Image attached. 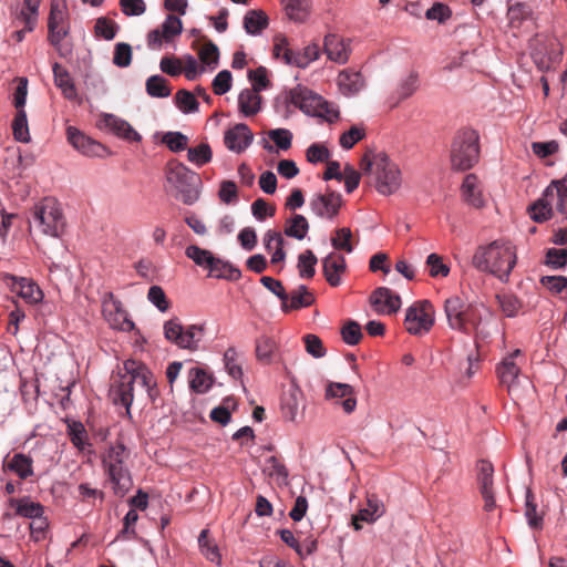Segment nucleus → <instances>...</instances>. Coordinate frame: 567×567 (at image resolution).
<instances>
[{
  "label": "nucleus",
  "instance_id": "1",
  "mask_svg": "<svg viewBox=\"0 0 567 567\" xmlns=\"http://www.w3.org/2000/svg\"><path fill=\"white\" fill-rule=\"evenodd\" d=\"M472 265L478 271L492 274L499 280L507 281L516 265V254L509 243L494 240L476 248Z\"/></svg>",
  "mask_w": 567,
  "mask_h": 567
},
{
  "label": "nucleus",
  "instance_id": "2",
  "mask_svg": "<svg viewBox=\"0 0 567 567\" xmlns=\"http://www.w3.org/2000/svg\"><path fill=\"white\" fill-rule=\"evenodd\" d=\"M360 168L382 195H391L401 186V172L384 153L367 152L360 161Z\"/></svg>",
  "mask_w": 567,
  "mask_h": 567
},
{
  "label": "nucleus",
  "instance_id": "3",
  "mask_svg": "<svg viewBox=\"0 0 567 567\" xmlns=\"http://www.w3.org/2000/svg\"><path fill=\"white\" fill-rule=\"evenodd\" d=\"M167 190L185 205L199 198L200 177L178 161H169L165 168Z\"/></svg>",
  "mask_w": 567,
  "mask_h": 567
},
{
  "label": "nucleus",
  "instance_id": "4",
  "mask_svg": "<svg viewBox=\"0 0 567 567\" xmlns=\"http://www.w3.org/2000/svg\"><path fill=\"white\" fill-rule=\"evenodd\" d=\"M130 452L123 443L111 445L102 457V463L114 494L124 496L133 485L132 477L125 461L128 458Z\"/></svg>",
  "mask_w": 567,
  "mask_h": 567
},
{
  "label": "nucleus",
  "instance_id": "5",
  "mask_svg": "<svg viewBox=\"0 0 567 567\" xmlns=\"http://www.w3.org/2000/svg\"><path fill=\"white\" fill-rule=\"evenodd\" d=\"M30 223L42 234L55 238L61 237L65 228L62 209L53 197H45L33 206Z\"/></svg>",
  "mask_w": 567,
  "mask_h": 567
},
{
  "label": "nucleus",
  "instance_id": "6",
  "mask_svg": "<svg viewBox=\"0 0 567 567\" xmlns=\"http://www.w3.org/2000/svg\"><path fill=\"white\" fill-rule=\"evenodd\" d=\"M480 136L472 128H464L455 135L451 148V164L454 169L472 168L480 158Z\"/></svg>",
  "mask_w": 567,
  "mask_h": 567
},
{
  "label": "nucleus",
  "instance_id": "7",
  "mask_svg": "<svg viewBox=\"0 0 567 567\" xmlns=\"http://www.w3.org/2000/svg\"><path fill=\"white\" fill-rule=\"evenodd\" d=\"M205 328L203 324H190L184 328L178 319H171L164 323L165 338L182 349L195 351L203 340Z\"/></svg>",
  "mask_w": 567,
  "mask_h": 567
},
{
  "label": "nucleus",
  "instance_id": "8",
  "mask_svg": "<svg viewBox=\"0 0 567 567\" xmlns=\"http://www.w3.org/2000/svg\"><path fill=\"white\" fill-rule=\"evenodd\" d=\"M434 324V309L430 301L414 302L408 308L404 319L406 331L414 336L427 333Z\"/></svg>",
  "mask_w": 567,
  "mask_h": 567
},
{
  "label": "nucleus",
  "instance_id": "9",
  "mask_svg": "<svg viewBox=\"0 0 567 567\" xmlns=\"http://www.w3.org/2000/svg\"><path fill=\"white\" fill-rule=\"evenodd\" d=\"M561 54V45L557 39L539 35L535 38L530 55L539 71L554 68L559 63Z\"/></svg>",
  "mask_w": 567,
  "mask_h": 567
},
{
  "label": "nucleus",
  "instance_id": "10",
  "mask_svg": "<svg viewBox=\"0 0 567 567\" xmlns=\"http://www.w3.org/2000/svg\"><path fill=\"white\" fill-rule=\"evenodd\" d=\"M493 476V464L486 460H480L476 464V482L484 499V511L486 512H492L496 506Z\"/></svg>",
  "mask_w": 567,
  "mask_h": 567
},
{
  "label": "nucleus",
  "instance_id": "11",
  "mask_svg": "<svg viewBox=\"0 0 567 567\" xmlns=\"http://www.w3.org/2000/svg\"><path fill=\"white\" fill-rule=\"evenodd\" d=\"M343 204L341 194L327 188L324 194H316L310 199L311 210L321 218L333 219Z\"/></svg>",
  "mask_w": 567,
  "mask_h": 567
},
{
  "label": "nucleus",
  "instance_id": "12",
  "mask_svg": "<svg viewBox=\"0 0 567 567\" xmlns=\"http://www.w3.org/2000/svg\"><path fill=\"white\" fill-rule=\"evenodd\" d=\"M370 305L379 315H394L402 305L401 297L386 287L374 289L370 296Z\"/></svg>",
  "mask_w": 567,
  "mask_h": 567
},
{
  "label": "nucleus",
  "instance_id": "13",
  "mask_svg": "<svg viewBox=\"0 0 567 567\" xmlns=\"http://www.w3.org/2000/svg\"><path fill=\"white\" fill-rule=\"evenodd\" d=\"M103 315L113 329L131 331L134 328V322L127 318L122 302L112 293L103 301Z\"/></svg>",
  "mask_w": 567,
  "mask_h": 567
},
{
  "label": "nucleus",
  "instance_id": "14",
  "mask_svg": "<svg viewBox=\"0 0 567 567\" xmlns=\"http://www.w3.org/2000/svg\"><path fill=\"white\" fill-rule=\"evenodd\" d=\"M289 102L303 113L316 116L323 103V97L306 86L297 85L289 93Z\"/></svg>",
  "mask_w": 567,
  "mask_h": 567
},
{
  "label": "nucleus",
  "instance_id": "15",
  "mask_svg": "<svg viewBox=\"0 0 567 567\" xmlns=\"http://www.w3.org/2000/svg\"><path fill=\"white\" fill-rule=\"evenodd\" d=\"M145 368L146 365L144 363L136 360H126L124 362L125 374L121 375L117 392L121 403L126 406V409H128L133 402L134 377Z\"/></svg>",
  "mask_w": 567,
  "mask_h": 567
},
{
  "label": "nucleus",
  "instance_id": "16",
  "mask_svg": "<svg viewBox=\"0 0 567 567\" xmlns=\"http://www.w3.org/2000/svg\"><path fill=\"white\" fill-rule=\"evenodd\" d=\"M66 136L70 144L83 155L101 157L106 153L104 145L86 136L76 127L69 126L66 128Z\"/></svg>",
  "mask_w": 567,
  "mask_h": 567
},
{
  "label": "nucleus",
  "instance_id": "17",
  "mask_svg": "<svg viewBox=\"0 0 567 567\" xmlns=\"http://www.w3.org/2000/svg\"><path fill=\"white\" fill-rule=\"evenodd\" d=\"M97 126L107 128L116 136L130 142H140L141 135L131 126V124L113 114H102Z\"/></svg>",
  "mask_w": 567,
  "mask_h": 567
},
{
  "label": "nucleus",
  "instance_id": "18",
  "mask_svg": "<svg viewBox=\"0 0 567 567\" xmlns=\"http://www.w3.org/2000/svg\"><path fill=\"white\" fill-rule=\"evenodd\" d=\"M252 138L248 125L239 123L225 132L224 143L229 151L241 153L251 144Z\"/></svg>",
  "mask_w": 567,
  "mask_h": 567
},
{
  "label": "nucleus",
  "instance_id": "19",
  "mask_svg": "<svg viewBox=\"0 0 567 567\" xmlns=\"http://www.w3.org/2000/svg\"><path fill=\"white\" fill-rule=\"evenodd\" d=\"M323 52L330 61L344 64L350 56L349 40L338 34L329 33L323 39Z\"/></svg>",
  "mask_w": 567,
  "mask_h": 567
},
{
  "label": "nucleus",
  "instance_id": "20",
  "mask_svg": "<svg viewBox=\"0 0 567 567\" xmlns=\"http://www.w3.org/2000/svg\"><path fill=\"white\" fill-rule=\"evenodd\" d=\"M327 400L344 399L341 402L343 411L348 414L352 413L357 408V399L353 388L347 383L329 382L326 388Z\"/></svg>",
  "mask_w": 567,
  "mask_h": 567
},
{
  "label": "nucleus",
  "instance_id": "21",
  "mask_svg": "<svg viewBox=\"0 0 567 567\" xmlns=\"http://www.w3.org/2000/svg\"><path fill=\"white\" fill-rule=\"evenodd\" d=\"M3 472H12L20 480H27L33 475V460L24 453L7 454L2 462Z\"/></svg>",
  "mask_w": 567,
  "mask_h": 567
},
{
  "label": "nucleus",
  "instance_id": "22",
  "mask_svg": "<svg viewBox=\"0 0 567 567\" xmlns=\"http://www.w3.org/2000/svg\"><path fill=\"white\" fill-rule=\"evenodd\" d=\"M323 275L328 284L338 287L341 284L340 275L346 271V259L334 252L329 254L323 259Z\"/></svg>",
  "mask_w": 567,
  "mask_h": 567
},
{
  "label": "nucleus",
  "instance_id": "23",
  "mask_svg": "<svg viewBox=\"0 0 567 567\" xmlns=\"http://www.w3.org/2000/svg\"><path fill=\"white\" fill-rule=\"evenodd\" d=\"M518 355H520V350H515L498 364L496 370L501 383L506 385L508 390L513 386L520 372V368L515 361Z\"/></svg>",
  "mask_w": 567,
  "mask_h": 567
},
{
  "label": "nucleus",
  "instance_id": "24",
  "mask_svg": "<svg viewBox=\"0 0 567 567\" xmlns=\"http://www.w3.org/2000/svg\"><path fill=\"white\" fill-rule=\"evenodd\" d=\"M463 199L471 206L480 208L484 205L481 183L476 175L467 174L461 187Z\"/></svg>",
  "mask_w": 567,
  "mask_h": 567
},
{
  "label": "nucleus",
  "instance_id": "25",
  "mask_svg": "<svg viewBox=\"0 0 567 567\" xmlns=\"http://www.w3.org/2000/svg\"><path fill=\"white\" fill-rule=\"evenodd\" d=\"M12 291L21 297L25 302L34 305L43 299V292L39 286L25 278L12 277Z\"/></svg>",
  "mask_w": 567,
  "mask_h": 567
},
{
  "label": "nucleus",
  "instance_id": "26",
  "mask_svg": "<svg viewBox=\"0 0 567 567\" xmlns=\"http://www.w3.org/2000/svg\"><path fill=\"white\" fill-rule=\"evenodd\" d=\"M383 513V504L377 497L371 496L368 498V506L363 509H360L358 514L353 516L352 525L355 530H360L362 528V522H374L377 518L381 517Z\"/></svg>",
  "mask_w": 567,
  "mask_h": 567
},
{
  "label": "nucleus",
  "instance_id": "27",
  "mask_svg": "<svg viewBox=\"0 0 567 567\" xmlns=\"http://www.w3.org/2000/svg\"><path fill=\"white\" fill-rule=\"evenodd\" d=\"M338 85L342 94L353 95L363 89L364 80L360 72L346 69L338 75Z\"/></svg>",
  "mask_w": 567,
  "mask_h": 567
},
{
  "label": "nucleus",
  "instance_id": "28",
  "mask_svg": "<svg viewBox=\"0 0 567 567\" xmlns=\"http://www.w3.org/2000/svg\"><path fill=\"white\" fill-rule=\"evenodd\" d=\"M545 190L553 209L567 218V186L560 181H554Z\"/></svg>",
  "mask_w": 567,
  "mask_h": 567
},
{
  "label": "nucleus",
  "instance_id": "29",
  "mask_svg": "<svg viewBox=\"0 0 567 567\" xmlns=\"http://www.w3.org/2000/svg\"><path fill=\"white\" fill-rule=\"evenodd\" d=\"M54 84L61 90L63 96L68 100H74L78 96L74 82L61 64H53Z\"/></svg>",
  "mask_w": 567,
  "mask_h": 567
},
{
  "label": "nucleus",
  "instance_id": "30",
  "mask_svg": "<svg viewBox=\"0 0 567 567\" xmlns=\"http://www.w3.org/2000/svg\"><path fill=\"white\" fill-rule=\"evenodd\" d=\"M9 505L16 509V514L21 517L34 519L44 513L40 503L33 502L30 497L10 498Z\"/></svg>",
  "mask_w": 567,
  "mask_h": 567
},
{
  "label": "nucleus",
  "instance_id": "31",
  "mask_svg": "<svg viewBox=\"0 0 567 567\" xmlns=\"http://www.w3.org/2000/svg\"><path fill=\"white\" fill-rule=\"evenodd\" d=\"M286 16L293 22H305L311 9L310 0H281Z\"/></svg>",
  "mask_w": 567,
  "mask_h": 567
},
{
  "label": "nucleus",
  "instance_id": "32",
  "mask_svg": "<svg viewBox=\"0 0 567 567\" xmlns=\"http://www.w3.org/2000/svg\"><path fill=\"white\" fill-rule=\"evenodd\" d=\"M208 270L209 276L218 279L237 281L241 277V272L238 268L216 257H214V259L212 260Z\"/></svg>",
  "mask_w": 567,
  "mask_h": 567
},
{
  "label": "nucleus",
  "instance_id": "33",
  "mask_svg": "<svg viewBox=\"0 0 567 567\" xmlns=\"http://www.w3.org/2000/svg\"><path fill=\"white\" fill-rule=\"evenodd\" d=\"M297 53L298 51L290 48L289 41L285 35L278 34L275 37L272 54L276 59H280L288 65L297 66Z\"/></svg>",
  "mask_w": 567,
  "mask_h": 567
},
{
  "label": "nucleus",
  "instance_id": "34",
  "mask_svg": "<svg viewBox=\"0 0 567 567\" xmlns=\"http://www.w3.org/2000/svg\"><path fill=\"white\" fill-rule=\"evenodd\" d=\"M466 303L457 297L453 296L445 300V313L447 317L449 326L452 329L462 328V316L464 315Z\"/></svg>",
  "mask_w": 567,
  "mask_h": 567
},
{
  "label": "nucleus",
  "instance_id": "35",
  "mask_svg": "<svg viewBox=\"0 0 567 567\" xmlns=\"http://www.w3.org/2000/svg\"><path fill=\"white\" fill-rule=\"evenodd\" d=\"M254 90L246 89L238 96L239 111L245 116H252L260 110L261 96Z\"/></svg>",
  "mask_w": 567,
  "mask_h": 567
},
{
  "label": "nucleus",
  "instance_id": "36",
  "mask_svg": "<svg viewBox=\"0 0 567 567\" xmlns=\"http://www.w3.org/2000/svg\"><path fill=\"white\" fill-rule=\"evenodd\" d=\"M189 388L196 393H205L213 385V377L203 368H192L188 372Z\"/></svg>",
  "mask_w": 567,
  "mask_h": 567
},
{
  "label": "nucleus",
  "instance_id": "37",
  "mask_svg": "<svg viewBox=\"0 0 567 567\" xmlns=\"http://www.w3.org/2000/svg\"><path fill=\"white\" fill-rule=\"evenodd\" d=\"M268 27V17L262 10H249L244 17V28L248 34H259Z\"/></svg>",
  "mask_w": 567,
  "mask_h": 567
},
{
  "label": "nucleus",
  "instance_id": "38",
  "mask_svg": "<svg viewBox=\"0 0 567 567\" xmlns=\"http://www.w3.org/2000/svg\"><path fill=\"white\" fill-rule=\"evenodd\" d=\"M63 21V14L61 11H55V9L52 7L49 21H48V29H49V41L52 45L56 47L63 38L66 35V32L61 28V23Z\"/></svg>",
  "mask_w": 567,
  "mask_h": 567
},
{
  "label": "nucleus",
  "instance_id": "39",
  "mask_svg": "<svg viewBox=\"0 0 567 567\" xmlns=\"http://www.w3.org/2000/svg\"><path fill=\"white\" fill-rule=\"evenodd\" d=\"M309 229L308 220L302 215H293L286 221L285 234L288 237L301 240L306 237Z\"/></svg>",
  "mask_w": 567,
  "mask_h": 567
},
{
  "label": "nucleus",
  "instance_id": "40",
  "mask_svg": "<svg viewBox=\"0 0 567 567\" xmlns=\"http://www.w3.org/2000/svg\"><path fill=\"white\" fill-rule=\"evenodd\" d=\"M264 472L269 477L274 478L277 482V484H279V485L287 484L288 470L278 457H276V456L268 457L266 460Z\"/></svg>",
  "mask_w": 567,
  "mask_h": 567
},
{
  "label": "nucleus",
  "instance_id": "41",
  "mask_svg": "<svg viewBox=\"0 0 567 567\" xmlns=\"http://www.w3.org/2000/svg\"><path fill=\"white\" fill-rule=\"evenodd\" d=\"M68 435L72 444L80 451L91 446L87 442V434L84 425L78 421L68 422Z\"/></svg>",
  "mask_w": 567,
  "mask_h": 567
},
{
  "label": "nucleus",
  "instance_id": "42",
  "mask_svg": "<svg viewBox=\"0 0 567 567\" xmlns=\"http://www.w3.org/2000/svg\"><path fill=\"white\" fill-rule=\"evenodd\" d=\"M200 553L212 563L220 564V554L217 545L209 538V530L203 529L198 536Z\"/></svg>",
  "mask_w": 567,
  "mask_h": 567
},
{
  "label": "nucleus",
  "instance_id": "43",
  "mask_svg": "<svg viewBox=\"0 0 567 567\" xmlns=\"http://www.w3.org/2000/svg\"><path fill=\"white\" fill-rule=\"evenodd\" d=\"M277 350L275 340L269 337H260L256 341V357L257 360L264 364H270L274 353Z\"/></svg>",
  "mask_w": 567,
  "mask_h": 567
},
{
  "label": "nucleus",
  "instance_id": "44",
  "mask_svg": "<svg viewBox=\"0 0 567 567\" xmlns=\"http://www.w3.org/2000/svg\"><path fill=\"white\" fill-rule=\"evenodd\" d=\"M529 213L532 219H534L537 223L546 221L553 216V207L549 202V198L546 196V190L544 192L542 198L536 200L529 207Z\"/></svg>",
  "mask_w": 567,
  "mask_h": 567
},
{
  "label": "nucleus",
  "instance_id": "45",
  "mask_svg": "<svg viewBox=\"0 0 567 567\" xmlns=\"http://www.w3.org/2000/svg\"><path fill=\"white\" fill-rule=\"evenodd\" d=\"M315 302V296L303 285L299 286L290 293V303H288V311L292 309H300L311 306Z\"/></svg>",
  "mask_w": 567,
  "mask_h": 567
},
{
  "label": "nucleus",
  "instance_id": "46",
  "mask_svg": "<svg viewBox=\"0 0 567 567\" xmlns=\"http://www.w3.org/2000/svg\"><path fill=\"white\" fill-rule=\"evenodd\" d=\"M146 92L152 97H167L171 95L172 90L165 78L152 75L146 80Z\"/></svg>",
  "mask_w": 567,
  "mask_h": 567
},
{
  "label": "nucleus",
  "instance_id": "47",
  "mask_svg": "<svg viewBox=\"0 0 567 567\" xmlns=\"http://www.w3.org/2000/svg\"><path fill=\"white\" fill-rule=\"evenodd\" d=\"M318 262V259L312 250L307 249L303 252H301L298 257V270L299 276L301 278L310 279L316 274V265Z\"/></svg>",
  "mask_w": 567,
  "mask_h": 567
},
{
  "label": "nucleus",
  "instance_id": "48",
  "mask_svg": "<svg viewBox=\"0 0 567 567\" xmlns=\"http://www.w3.org/2000/svg\"><path fill=\"white\" fill-rule=\"evenodd\" d=\"M41 0H24L22 9L18 16V20L27 24V29L32 31L38 17V9Z\"/></svg>",
  "mask_w": 567,
  "mask_h": 567
},
{
  "label": "nucleus",
  "instance_id": "49",
  "mask_svg": "<svg viewBox=\"0 0 567 567\" xmlns=\"http://www.w3.org/2000/svg\"><path fill=\"white\" fill-rule=\"evenodd\" d=\"M12 131L13 136L17 141L22 143L30 142L28 118L24 110L17 111V114L12 122Z\"/></svg>",
  "mask_w": 567,
  "mask_h": 567
},
{
  "label": "nucleus",
  "instance_id": "50",
  "mask_svg": "<svg viewBox=\"0 0 567 567\" xmlns=\"http://www.w3.org/2000/svg\"><path fill=\"white\" fill-rule=\"evenodd\" d=\"M352 231L349 227L338 228L334 236L331 237V245L334 249L346 251L348 254L353 251Z\"/></svg>",
  "mask_w": 567,
  "mask_h": 567
},
{
  "label": "nucleus",
  "instance_id": "51",
  "mask_svg": "<svg viewBox=\"0 0 567 567\" xmlns=\"http://www.w3.org/2000/svg\"><path fill=\"white\" fill-rule=\"evenodd\" d=\"M175 102L177 107L183 113H195L198 111L199 104L195 97V95L187 90H179L175 94Z\"/></svg>",
  "mask_w": 567,
  "mask_h": 567
},
{
  "label": "nucleus",
  "instance_id": "52",
  "mask_svg": "<svg viewBox=\"0 0 567 567\" xmlns=\"http://www.w3.org/2000/svg\"><path fill=\"white\" fill-rule=\"evenodd\" d=\"M260 282L265 288L275 293L281 300L282 310L288 312L289 295L286 292L281 281L272 277L264 276L261 277Z\"/></svg>",
  "mask_w": 567,
  "mask_h": 567
},
{
  "label": "nucleus",
  "instance_id": "53",
  "mask_svg": "<svg viewBox=\"0 0 567 567\" xmlns=\"http://www.w3.org/2000/svg\"><path fill=\"white\" fill-rule=\"evenodd\" d=\"M213 153L207 143H202L196 147H190L187 151V158L189 162L197 166H203L212 161Z\"/></svg>",
  "mask_w": 567,
  "mask_h": 567
},
{
  "label": "nucleus",
  "instance_id": "54",
  "mask_svg": "<svg viewBox=\"0 0 567 567\" xmlns=\"http://www.w3.org/2000/svg\"><path fill=\"white\" fill-rule=\"evenodd\" d=\"M342 340L349 346L358 344L362 337L361 326L353 320H348L341 328Z\"/></svg>",
  "mask_w": 567,
  "mask_h": 567
},
{
  "label": "nucleus",
  "instance_id": "55",
  "mask_svg": "<svg viewBox=\"0 0 567 567\" xmlns=\"http://www.w3.org/2000/svg\"><path fill=\"white\" fill-rule=\"evenodd\" d=\"M185 255L196 265L207 269L214 259V256L209 250L203 249L196 245L188 246L185 250Z\"/></svg>",
  "mask_w": 567,
  "mask_h": 567
},
{
  "label": "nucleus",
  "instance_id": "56",
  "mask_svg": "<svg viewBox=\"0 0 567 567\" xmlns=\"http://www.w3.org/2000/svg\"><path fill=\"white\" fill-rule=\"evenodd\" d=\"M499 308L507 317H515L522 307V302L512 293L496 295Z\"/></svg>",
  "mask_w": 567,
  "mask_h": 567
},
{
  "label": "nucleus",
  "instance_id": "57",
  "mask_svg": "<svg viewBox=\"0 0 567 567\" xmlns=\"http://www.w3.org/2000/svg\"><path fill=\"white\" fill-rule=\"evenodd\" d=\"M525 516L528 524L533 528H539L543 525V517L537 513V505L535 497L530 491H527L525 498Z\"/></svg>",
  "mask_w": 567,
  "mask_h": 567
},
{
  "label": "nucleus",
  "instance_id": "58",
  "mask_svg": "<svg viewBox=\"0 0 567 567\" xmlns=\"http://www.w3.org/2000/svg\"><path fill=\"white\" fill-rule=\"evenodd\" d=\"M159 29L162 30V33H164V40L168 42L173 38L182 33L183 23L178 17L174 14H168L165 21L159 27Z\"/></svg>",
  "mask_w": 567,
  "mask_h": 567
},
{
  "label": "nucleus",
  "instance_id": "59",
  "mask_svg": "<svg viewBox=\"0 0 567 567\" xmlns=\"http://www.w3.org/2000/svg\"><path fill=\"white\" fill-rule=\"evenodd\" d=\"M200 61L206 65H216L219 59L218 47L212 41L204 38V44L198 51Z\"/></svg>",
  "mask_w": 567,
  "mask_h": 567
},
{
  "label": "nucleus",
  "instance_id": "60",
  "mask_svg": "<svg viewBox=\"0 0 567 567\" xmlns=\"http://www.w3.org/2000/svg\"><path fill=\"white\" fill-rule=\"evenodd\" d=\"M162 142L172 152H181L187 148L188 138L181 132H167L164 134Z\"/></svg>",
  "mask_w": 567,
  "mask_h": 567
},
{
  "label": "nucleus",
  "instance_id": "61",
  "mask_svg": "<svg viewBox=\"0 0 567 567\" xmlns=\"http://www.w3.org/2000/svg\"><path fill=\"white\" fill-rule=\"evenodd\" d=\"M132 62V48L130 44L120 42L114 47L113 63L118 68H127Z\"/></svg>",
  "mask_w": 567,
  "mask_h": 567
},
{
  "label": "nucleus",
  "instance_id": "62",
  "mask_svg": "<svg viewBox=\"0 0 567 567\" xmlns=\"http://www.w3.org/2000/svg\"><path fill=\"white\" fill-rule=\"evenodd\" d=\"M248 79L252 83V89L256 92L267 89L270 85L268 80V71L265 66H259L255 70L248 71Z\"/></svg>",
  "mask_w": 567,
  "mask_h": 567
},
{
  "label": "nucleus",
  "instance_id": "63",
  "mask_svg": "<svg viewBox=\"0 0 567 567\" xmlns=\"http://www.w3.org/2000/svg\"><path fill=\"white\" fill-rule=\"evenodd\" d=\"M365 136V132L362 127L359 126H352L349 131L344 132L339 140V143L342 148L350 150L358 142L363 140Z\"/></svg>",
  "mask_w": 567,
  "mask_h": 567
},
{
  "label": "nucleus",
  "instance_id": "64",
  "mask_svg": "<svg viewBox=\"0 0 567 567\" xmlns=\"http://www.w3.org/2000/svg\"><path fill=\"white\" fill-rule=\"evenodd\" d=\"M147 299L162 312L167 311L169 308V301L159 286H152L148 289Z\"/></svg>",
  "mask_w": 567,
  "mask_h": 567
}]
</instances>
